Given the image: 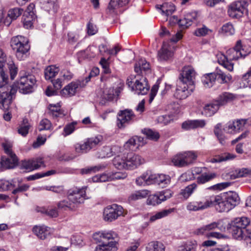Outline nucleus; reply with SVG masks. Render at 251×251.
<instances>
[{
	"mask_svg": "<svg viewBox=\"0 0 251 251\" xmlns=\"http://www.w3.org/2000/svg\"><path fill=\"white\" fill-rule=\"evenodd\" d=\"M18 81L12 86L8 85V87L0 88V108L4 110H8L12 102L13 95L19 89L21 93L26 94L33 91V87L36 83V79L31 75H22Z\"/></svg>",
	"mask_w": 251,
	"mask_h": 251,
	"instance_id": "nucleus-1",
	"label": "nucleus"
},
{
	"mask_svg": "<svg viewBox=\"0 0 251 251\" xmlns=\"http://www.w3.org/2000/svg\"><path fill=\"white\" fill-rule=\"evenodd\" d=\"M250 53V51L245 50L242 46L241 41H237L235 47L226 51V55L222 53L217 54L218 63L229 71L233 70L234 64L231 62L240 58H244Z\"/></svg>",
	"mask_w": 251,
	"mask_h": 251,
	"instance_id": "nucleus-2",
	"label": "nucleus"
},
{
	"mask_svg": "<svg viewBox=\"0 0 251 251\" xmlns=\"http://www.w3.org/2000/svg\"><path fill=\"white\" fill-rule=\"evenodd\" d=\"M11 47L19 60H25L29 54L30 46L28 40L20 35L14 36L11 40Z\"/></svg>",
	"mask_w": 251,
	"mask_h": 251,
	"instance_id": "nucleus-3",
	"label": "nucleus"
},
{
	"mask_svg": "<svg viewBox=\"0 0 251 251\" xmlns=\"http://www.w3.org/2000/svg\"><path fill=\"white\" fill-rule=\"evenodd\" d=\"M126 84L138 95H145L150 89L147 78L139 75H131L127 78Z\"/></svg>",
	"mask_w": 251,
	"mask_h": 251,
	"instance_id": "nucleus-4",
	"label": "nucleus"
},
{
	"mask_svg": "<svg viewBox=\"0 0 251 251\" xmlns=\"http://www.w3.org/2000/svg\"><path fill=\"white\" fill-rule=\"evenodd\" d=\"M101 140L102 137L100 135L87 138L84 142L75 144V151L78 154L86 153L99 145Z\"/></svg>",
	"mask_w": 251,
	"mask_h": 251,
	"instance_id": "nucleus-5",
	"label": "nucleus"
},
{
	"mask_svg": "<svg viewBox=\"0 0 251 251\" xmlns=\"http://www.w3.org/2000/svg\"><path fill=\"white\" fill-rule=\"evenodd\" d=\"M87 188V186H83L81 188L74 187L69 190L67 193L69 201L76 206L77 204L83 203L85 200L89 198L86 194Z\"/></svg>",
	"mask_w": 251,
	"mask_h": 251,
	"instance_id": "nucleus-6",
	"label": "nucleus"
},
{
	"mask_svg": "<svg viewBox=\"0 0 251 251\" xmlns=\"http://www.w3.org/2000/svg\"><path fill=\"white\" fill-rule=\"evenodd\" d=\"M197 157L194 151H189L177 154L172 159V162L176 166L181 167L192 163Z\"/></svg>",
	"mask_w": 251,
	"mask_h": 251,
	"instance_id": "nucleus-7",
	"label": "nucleus"
},
{
	"mask_svg": "<svg viewBox=\"0 0 251 251\" xmlns=\"http://www.w3.org/2000/svg\"><path fill=\"white\" fill-rule=\"evenodd\" d=\"M228 16L233 19L242 17L248 13L247 3L245 1H235L230 4L227 10Z\"/></svg>",
	"mask_w": 251,
	"mask_h": 251,
	"instance_id": "nucleus-8",
	"label": "nucleus"
},
{
	"mask_svg": "<svg viewBox=\"0 0 251 251\" xmlns=\"http://www.w3.org/2000/svg\"><path fill=\"white\" fill-rule=\"evenodd\" d=\"M211 196L201 197L196 201L188 202L186 209L189 211H202L210 207Z\"/></svg>",
	"mask_w": 251,
	"mask_h": 251,
	"instance_id": "nucleus-9",
	"label": "nucleus"
},
{
	"mask_svg": "<svg viewBox=\"0 0 251 251\" xmlns=\"http://www.w3.org/2000/svg\"><path fill=\"white\" fill-rule=\"evenodd\" d=\"M124 215V209L122 206L117 204L108 205L104 208L103 218L105 221L112 222L119 217Z\"/></svg>",
	"mask_w": 251,
	"mask_h": 251,
	"instance_id": "nucleus-10",
	"label": "nucleus"
},
{
	"mask_svg": "<svg viewBox=\"0 0 251 251\" xmlns=\"http://www.w3.org/2000/svg\"><path fill=\"white\" fill-rule=\"evenodd\" d=\"M219 225V223L218 222H212L197 228L195 231V233L198 235H205L208 238H216L220 239L223 236L219 232H211V231L218 228Z\"/></svg>",
	"mask_w": 251,
	"mask_h": 251,
	"instance_id": "nucleus-11",
	"label": "nucleus"
},
{
	"mask_svg": "<svg viewBox=\"0 0 251 251\" xmlns=\"http://www.w3.org/2000/svg\"><path fill=\"white\" fill-rule=\"evenodd\" d=\"M86 86L84 80H76L70 83L61 91V94L65 97L74 96L81 88Z\"/></svg>",
	"mask_w": 251,
	"mask_h": 251,
	"instance_id": "nucleus-12",
	"label": "nucleus"
},
{
	"mask_svg": "<svg viewBox=\"0 0 251 251\" xmlns=\"http://www.w3.org/2000/svg\"><path fill=\"white\" fill-rule=\"evenodd\" d=\"M210 207L214 206L219 212H228L231 210L223 196L211 195Z\"/></svg>",
	"mask_w": 251,
	"mask_h": 251,
	"instance_id": "nucleus-13",
	"label": "nucleus"
},
{
	"mask_svg": "<svg viewBox=\"0 0 251 251\" xmlns=\"http://www.w3.org/2000/svg\"><path fill=\"white\" fill-rule=\"evenodd\" d=\"M247 120L245 119H238L229 121L226 124L224 129L227 133L235 134L243 130L245 128Z\"/></svg>",
	"mask_w": 251,
	"mask_h": 251,
	"instance_id": "nucleus-14",
	"label": "nucleus"
},
{
	"mask_svg": "<svg viewBox=\"0 0 251 251\" xmlns=\"http://www.w3.org/2000/svg\"><path fill=\"white\" fill-rule=\"evenodd\" d=\"M195 76L196 72L192 67H184L180 74L179 81L186 84L188 83L190 85H193L194 79H195Z\"/></svg>",
	"mask_w": 251,
	"mask_h": 251,
	"instance_id": "nucleus-15",
	"label": "nucleus"
},
{
	"mask_svg": "<svg viewBox=\"0 0 251 251\" xmlns=\"http://www.w3.org/2000/svg\"><path fill=\"white\" fill-rule=\"evenodd\" d=\"M135 115L132 110L125 109L121 110L117 115V126L119 128H122L128 124L133 119Z\"/></svg>",
	"mask_w": 251,
	"mask_h": 251,
	"instance_id": "nucleus-16",
	"label": "nucleus"
},
{
	"mask_svg": "<svg viewBox=\"0 0 251 251\" xmlns=\"http://www.w3.org/2000/svg\"><path fill=\"white\" fill-rule=\"evenodd\" d=\"M127 170H134L145 162V160L138 154L128 153L126 155Z\"/></svg>",
	"mask_w": 251,
	"mask_h": 251,
	"instance_id": "nucleus-17",
	"label": "nucleus"
},
{
	"mask_svg": "<svg viewBox=\"0 0 251 251\" xmlns=\"http://www.w3.org/2000/svg\"><path fill=\"white\" fill-rule=\"evenodd\" d=\"M174 55L168 44L163 43L162 48L158 51L157 60L160 62H168L172 60Z\"/></svg>",
	"mask_w": 251,
	"mask_h": 251,
	"instance_id": "nucleus-18",
	"label": "nucleus"
},
{
	"mask_svg": "<svg viewBox=\"0 0 251 251\" xmlns=\"http://www.w3.org/2000/svg\"><path fill=\"white\" fill-rule=\"evenodd\" d=\"M8 156V158L4 157L1 158L0 168L1 171L14 168L18 164V159L16 155Z\"/></svg>",
	"mask_w": 251,
	"mask_h": 251,
	"instance_id": "nucleus-19",
	"label": "nucleus"
},
{
	"mask_svg": "<svg viewBox=\"0 0 251 251\" xmlns=\"http://www.w3.org/2000/svg\"><path fill=\"white\" fill-rule=\"evenodd\" d=\"M116 236V234L113 231H99L94 233V240L99 243H103L105 240L113 239Z\"/></svg>",
	"mask_w": 251,
	"mask_h": 251,
	"instance_id": "nucleus-20",
	"label": "nucleus"
},
{
	"mask_svg": "<svg viewBox=\"0 0 251 251\" xmlns=\"http://www.w3.org/2000/svg\"><path fill=\"white\" fill-rule=\"evenodd\" d=\"M6 61V55L2 50L0 49V78L2 80L0 82V88L8 87L7 79L8 76L3 71L4 64Z\"/></svg>",
	"mask_w": 251,
	"mask_h": 251,
	"instance_id": "nucleus-21",
	"label": "nucleus"
},
{
	"mask_svg": "<svg viewBox=\"0 0 251 251\" xmlns=\"http://www.w3.org/2000/svg\"><path fill=\"white\" fill-rule=\"evenodd\" d=\"M205 124V121L204 120H188L183 122L181 127L183 129L188 130L203 127Z\"/></svg>",
	"mask_w": 251,
	"mask_h": 251,
	"instance_id": "nucleus-22",
	"label": "nucleus"
},
{
	"mask_svg": "<svg viewBox=\"0 0 251 251\" xmlns=\"http://www.w3.org/2000/svg\"><path fill=\"white\" fill-rule=\"evenodd\" d=\"M190 94L187 85L179 82L174 93V96L177 99L182 100L186 98Z\"/></svg>",
	"mask_w": 251,
	"mask_h": 251,
	"instance_id": "nucleus-23",
	"label": "nucleus"
},
{
	"mask_svg": "<svg viewBox=\"0 0 251 251\" xmlns=\"http://www.w3.org/2000/svg\"><path fill=\"white\" fill-rule=\"evenodd\" d=\"M120 151V148L118 146H113L110 147L109 146L104 147L98 152V157L103 158L105 157H110L114 154L117 153Z\"/></svg>",
	"mask_w": 251,
	"mask_h": 251,
	"instance_id": "nucleus-24",
	"label": "nucleus"
},
{
	"mask_svg": "<svg viewBox=\"0 0 251 251\" xmlns=\"http://www.w3.org/2000/svg\"><path fill=\"white\" fill-rule=\"evenodd\" d=\"M33 231L39 238L44 240L50 235L51 230L45 226H36L33 228Z\"/></svg>",
	"mask_w": 251,
	"mask_h": 251,
	"instance_id": "nucleus-25",
	"label": "nucleus"
},
{
	"mask_svg": "<svg viewBox=\"0 0 251 251\" xmlns=\"http://www.w3.org/2000/svg\"><path fill=\"white\" fill-rule=\"evenodd\" d=\"M122 90L121 87L104 88L103 91V98L108 100H112L116 97H118Z\"/></svg>",
	"mask_w": 251,
	"mask_h": 251,
	"instance_id": "nucleus-26",
	"label": "nucleus"
},
{
	"mask_svg": "<svg viewBox=\"0 0 251 251\" xmlns=\"http://www.w3.org/2000/svg\"><path fill=\"white\" fill-rule=\"evenodd\" d=\"M231 209H233L239 203L240 199L238 195L234 192L230 191L223 195Z\"/></svg>",
	"mask_w": 251,
	"mask_h": 251,
	"instance_id": "nucleus-27",
	"label": "nucleus"
},
{
	"mask_svg": "<svg viewBox=\"0 0 251 251\" xmlns=\"http://www.w3.org/2000/svg\"><path fill=\"white\" fill-rule=\"evenodd\" d=\"M230 230L232 233L233 237L238 240H244L246 234L249 231V228H239L236 227L230 226Z\"/></svg>",
	"mask_w": 251,
	"mask_h": 251,
	"instance_id": "nucleus-28",
	"label": "nucleus"
},
{
	"mask_svg": "<svg viewBox=\"0 0 251 251\" xmlns=\"http://www.w3.org/2000/svg\"><path fill=\"white\" fill-rule=\"evenodd\" d=\"M218 104L216 101L213 102L205 104L201 111V114L207 117H210L213 115L219 109Z\"/></svg>",
	"mask_w": 251,
	"mask_h": 251,
	"instance_id": "nucleus-29",
	"label": "nucleus"
},
{
	"mask_svg": "<svg viewBox=\"0 0 251 251\" xmlns=\"http://www.w3.org/2000/svg\"><path fill=\"white\" fill-rule=\"evenodd\" d=\"M235 98V96L232 93L224 92L221 94L217 98L216 102L219 106L226 105L227 103L231 101Z\"/></svg>",
	"mask_w": 251,
	"mask_h": 251,
	"instance_id": "nucleus-30",
	"label": "nucleus"
},
{
	"mask_svg": "<svg viewBox=\"0 0 251 251\" xmlns=\"http://www.w3.org/2000/svg\"><path fill=\"white\" fill-rule=\"evenodd\" d=\"M35 20V16L33 12H25L22 18L24 27L27 29L31 28Z\"/></svg>",
	"mask_w": 251,
	"mask_h": 251,
	"instance_id": "nucleus-31",
	"label": "nucleus"
},
{
	"mask_svg": "<svg viewBox=\"0 0 251 251\" xmlns=\"http://www.w3.org/2000/svg\"><path fill=\"white\" fill-rule=\"evenodd\" d=\"M250 222L249 219L247 217H238L235 218L231 222L230 226H237L240 228L242 227L243 228H250L251 227L249 226Z\"/></svg>",
	"mask_w": 251,
	"mask_h": 251,
	"instance_id": "nucleus-32",
	"label": "nucleus"
},
{
	"mask_svg": "<svg viewBox=\"0 0 251 251\" xmlns=\"http://www.w3.org/2000/svg\"><path fill=\"white\" fill-rule=\"evenodd\" d=\"M114 166L119 170L127 169V164L125 154L123 155H117L113 160Z\"/></svg>",
	"mask_w": 251,
	"mask_h": 251,
	"instance_id": "nucleus-33",
	"label": "nucleus"
},
{
	"mask_svg": "<svg viewBox=\"0 0 251 251\" xmlns=\"http://www.w3.org/2000/svg\"><path fill=\"white\" fill-rule=\"evenodd\" d=\"M116 241H110L107 243H103L98 245L95 251H116L117 250Z\"/></svg>",
	"mask_w": 251,
	"mask_h": 251,
	"instance_id": "nucleus-34",
	"label": "nucleus"
},
{
	"mask_svg": "<svg viewBox=\"0 0 251 251\" xmlns=\"http://www.w3.org/2000/svg\"><path fill=\"white\" fill-rule=\"evenodd\" d=\"M196 16L195 13L186 14L183 18L179 20V25L184 28L189 27L192 25Z\"/></svg>",
	"mask_w": 251,
	"mask_h": 251,
	"instance_id": "nucleus-35",
	"label": "nucleus"
},
{
	"mask_svg": "<svg viewBox=\"0 0 251 251\" xmlns=\"http://www.w3.org/2000/svg\"><path fill=\"white\" fill-rule=\"evenodd\" d=\"M197 187V185L195 183L189 185L184 189L181 190L179 193V196L181 198L186 200L192 195Z\"/></svg>",
	"mask_w": 251,
	"mask_h": 251,
	"instance_id": "nucleus-36",
	"label": "nucleus"
},
{
	"mask_svg": "<svg viewBox=\"0 0 251 251\" xmlns=\"http://www.w3.org/2000/svg\"><path fill=\"white\" fill-rule=\"evenodd\" d=\"M150 64L146 61L145 59L141 58L135 64L134 66L135 72L139 75L142 73V71H146L150 69Z\"/></svg>",
	"mask_w": 251,
	"mask_h": 251,
	"instance_id": "nucleus-37",
	"label": "nucleus"
},
{
	"mask_svg": "<svg viewBox=\"0 0 251 251\" xmlns=\"http://www.w3.org/2000/svg\"><path fill=\"white\" fill-rule=\"evenodd\" d=\"M198 246L197 242L194 239L187 240L180 247L177 251H194Z\"/></svg>",
	"mask_w": 251,
	"mask_h": 251,
	"instance_id": "nucleus-38",
	"label": "nucleus"
},
{
	"mask_svg": "<svg viewBox=\"0 0 251 251\" xmlns=\"http://www.w3.org/2000/svg\"><path fill=\"white\" fill-rule=\"evenodd\" d=\"M57 208L62 210L75 211L77 206L73 204L71 201L66 200H62L59 201L57 204Z\"/></svg>",
	"mask_w": 251,
	"mask_h": 251,
	"instance_id": "nucleus-39",
	"label": "nucleus"
},
{
	"mask_svg": "<svg viewBox=\"0 0 251 251\" xmlns=\"http://www.w3.org/2000/svg\"><path fill=\"white\" fill-rule=\"evenodd\" d=\"M175 210L174 208H169L168 209H164L158 212L155 213L154 215H151L150 218V221L151 222H154L155 221L165 217L173 212Z\"/></svg>",
	"mask_w": 251,
	"mask_h": 251,
	"instance_id": "nucleus-40",
	"label": "nucleus"
},
{
	"mask_svg": "<svg viewBox=\"0 0 251 251\" xmlns=\"http://www.w3.org/2000/svg\"><path fill=\"white\" fill-rule=\"evenodd\" d=\"M107 164H100L96 166L88 167L81 170V173L88 174L95 173L96 172L103 170L106 168Z\"/></svg>",
	"mask_w": 251,
	"mask_h": 251,
	"instance_id": "nucleus-41",
	"label": "nucleus"
},
{
	"mask_svg": "<svg viewBox=\"0 0 251 251\" xmlns=\"http://www.w3.org/2000/svg\"><path fill=\"white\" fill-rule=\"evenodd\" d=\"M59 69L55 66L51 65L46 68L45 70V77L47 80L51 79L57 74H58Z\"/></svg>",
	"mask_w": 251,
	"mask_h": 251,
	"instance_id": "nucleus-42",
	"label": "nucleus"
},
{
	"mask_svg": "<svg viewBox=\"0 0 251 251\" xmlns=\"http://www.w3.org/2000/svg\"><path fill=\"white\" fill-rule=\"evenodd\" d=\"M147 251H165V247L158 241H152L149 243L146 247Z\"/></svg>",
	"mask_w": 251,
	"mask_h": 251,
	"instance_id": "nucleus-43",
	"label": "nucleus"
},
{
	"mask_svg": "<svg viewBox=\"0 0 251 251\" xmlns=\"http://www.w3.org/2000/svg\"><path fill=\"white\" fill-rule=\"evenodd\" d=\"M216 79V75L215 72L205 75L202 78V82L205 87H211L215 80Z\"/></svg>",
	"mask_w": 251,
	"mask_h": 251,
	"instance_id": "nucleus-44",
	"label": "nucleus"
},
{
	"mask_svg": "<svg viewBox=\"0 0 251 251\" xmlns=\"http://www.w3.org/2000/svg\"><path fill=\"white\" fill-rule=\"evenodd\" d=\"M236 156V155L234 154L228 152H225L224 153L221 154L220 155L218 156L215 158H213L211 161L213 163L227 161L234 159L235 158Z\"/></svg>",
	"mask_w": 251,
	"mask_h": 251,
	"instance_id": "nucleus-45",
	"label": "nucleus"
},
{
	"mask_svg": "<svg viewBox=\"0 0 251 251\" xmlns=\"http://www.w3.org/2000/svg\"><path fill=\"white\" fill-rule=\"evenodd\" d=\"M215 75H216V79L220 80L221 83H227L231 80L232 76L230 75H226L221 70L217 69L215 72Z\"/></svg>",
	"mask_w": 251,
	"mask_h": 251,
	"instance_id": "nucleus-46",
	"label": "nucleus"
},
{
	"mask_svg": "<svg viewBox=\"0 0 251 251\" xmlns=\"http://www.w3.org/2000/svg\"><path fill=\"white\" fill-rule=\"evenodd\" d=\"M31 127L28 120L27 119H24L23 123L19 126L18 132L23 136H25L28 133L29 128Z\"/></svg>",
	"mask_w": 251,
	"mask_h": 251,
	"instance_id": "nucleus-47",
	"label": "nucleus"
},
{
	"mask_svg": "<svg viewBox=\"0 0 251 251\" xmlns=\"http://www.w3.org/2000/svg\"><path fill=\"white\" fill-rule=\"evenodd\" d=\"M216 176V174L214 173H205L197 177V182L200 184H203L215 178Z\"/></svg>",
	"mask_w": 251,
	"mask_h": 251,
	"instance_id": "nucleus-48",
	"label": "nucleus"
},
{
	"mask_svg": "<svg viewBox=\"0 0 251 251\" xmlns=\"http://www.w3.org/2000/svg\"><path fill=\"white\" fill-rule=\"evenodd\" d=\"M160 6L162 13L167 16L172 14L176 10L175 6L171 3H164Z\"/></svg>",
	"mask_w": 251,
	"mask_h": 251,
	"instance_id": "nucleus-49",
	"label": "nucleus"
},
{
	"mask_svg": "<svg viewBox=\"0 0 251 251\" xmlns=\"http://www.w3.org/2000/svg\"><path fill=\"white\" fill-rule=\"evenodd\" d=\"M50 114L53 117H58L64 116V114L60 109V105L59 103L50 105Z\"/></svg>",
	"mask_w": 251,
	"mask_h": 251,
	"instance_id": "nucleus-50",
	"label": "nucleus"
},
{
	"mask_svg": "<svg viewBox=\"0 0 251 251\" xmlns=\"http://www.w3.org/2000/svg\"><path fill=\"white\" fill-rule=\"evenodd\" d=\"M56 1L57 0H42V2L46 10L55 11L58 7Z\"/></svg>",
	"mask_w": 251,
	"mask_h": 251,
	"instance_id": "nucleus-51",
	"label": "nucleus"
},
{
	"mask_svg": "<svg viewBox=\"0 0 251 251\" xmlns=\"http://www.w3.org/2000/svg\"><path fill=\"white\" fill-rule=\"evenodd\" d=\"M148 195L147 190H141L132 194L128 198L129 201H135L146 198Z\"/></svg>",
	"mask_w": 251,
	"mask_h": 251,
	"instance_id": "nucleus-52",
	"label": "nucleus"
},
{
	"mask_svg": "<svg viewBox=\"0 0 251 251\" xmlns=\"http://www.w3.org/2000/svg\"><path fill=\"white\" fill-rule=\"evenodd\" d=\"M251 173V170L248 168H243L236 169L234 173V178L241 177H249Z\"/></svg>",
	"mask_w": 251,
	"mask_h": 251,
	"instance_id": "nucleus-53",
	"label": "nucleus"
},
{
	"mask_svg": "<svg viewBox=\"0 0 251 251\" xmlns=\"http://www.w3.org/2000/svg\"><path fill=\"white\" fill-rule=\"evenodd\" d=\"M52 129V126L47 119H43L40 121L38 125V130L41 131L44 130H51Z\"/></svg>",
	"mask_w": 251,
	"mask_h": 251,
	"instance_id": "nucleus-54",
	"label": "nucleus"
},
{
	"mask_svg": "<svg viewBox=\"0 0 251 251\" xmlns=\"http://www.w3.org/2000/svg\"><path fill=\"white\" fill-rule=\"evenodd\" d=\"M142 133L146 136V137L152 140H157L159 138V133L150 129L145 128L142 130Z\"/></svg>",
	"mask_w": 251,
	"mask_h": 251,
	"instance_id": "nucleus-55",
	"label": "nucleus"
},
{
	"mask_svg": "<svg viewBox=\"0 0 251 251\" xmlns=\"http://www.w3.org/2000/svg\"><path fill=\"white\" fill-rule=\"evenodd\" d=\"M94 182H103L111 180V175L102 174L100 175H96L92 178Z\"/></svg>",
	"mask_w": 251,
	"mask_h": 251,
	"instance_id": "nucleus-56",
	"label": "nucleus"
},
{
	"mask_svg": "<svg viewBox=\"0 0 251 251\" xmlns=\"http://www.w3.org/2000/svg\"><path fill=\"white\" fill-rule=\"evenodd\" d=\"M221 30L223 33L226 35H232L235 33V29L230 23H227L224 25L221 28Z\"/></svg>",
	"mask_w": 251,
	"mask_h": 251,
	"instance_id": "nucleus-57",
	"label": "nucleus"
},
{
	"mask_svg": "<svg viewBox=\"0 0 251 251\" xmlns=\"http://www.w3.org/2000/svg\"><path fill=\"white\" fill-rule=\"evenodd\" d=\"M23 12V9L21 8H14L8 11V16L11 20H16Z\"/></svg>",
	"mask_w": 251,
	"mask_h": 251,
	"instance_id": "nucleus-58",
	"label": "nucleus"
},
{
	"mask_svg": "<svg viewBox=\"0 0 251 251\" xmlns=\"http://www.w3.org/2000/svg\"><path fill=\"white\" fill-rule=\"evenodd\" d=\"M14 184L4 179H0V190L4 191L9 190L11 188L15 187Z\"/></svg>",
	"mask_w": 251,
	"mask_h": 251,
	"instance_id": "nucleus-59",
	"label": "nucleus"
},
{
	"mask_svg": "<svg viewBox=\"0 0 251 251\" xmlns=\"http://www.w3.org/2000/svg\"><path fill=\"white\" fill-rule=\"evenodd\" d=\"M34 170H37L41 167H45L43 158L42 157H36L31 159Z\"/></svg>",
	"mask_w": 251,
	"mask_h": 251,
	"instance_id": "nucleus-60",
	"label": "nucleus"
},
{
	"mask_svg": "<svg viewBox=\"0 0 251 251\" xmlns=\"http://www.w3.org/2000/svg\"><path fill=\"white\" fill-rule=\"evenodd\" d=\"M222 125L221 124H218L215 127L214 133L218 138L220 142L222 144H225V141L223 137V135L221 131Z\"/></svg>",
	"mask_w": 251,
	"mask_h": 251,
	"instance_id": "nucleus-61",
	"label": "nucleus"
},
{
	"mask_svg": "<svg viewBox=\"0 0 251 251\" xmlns=\"http://www.w3.org/2000/svg\"><path fill=\"white\" fill-rule=\"evenodd\" d=\"M21 167L22 169H25L28 172L34 170L33 166L31 159L25 160L22 161Z\"/></svg>",
	"mask_w": 251,
	"mask_h": 251,
	"instance_id": "nucleus-62",
	"label": "nucleus"
},
{
	"mask_svg": "<svg viewBox=\"0 0 251 251\" xmlns=\"http://www.w3.org/2000/svg\"><path fill=\"white\" fill-rule=\"evenodd\" d=\"M209 31L211 32V30L206 26L203 25L202 27L197 28L195 31L194 34L197 36H204L208 34Z\"/></svg>",
	"mask_w": 251,
	"mask_h": 251,
	"instance_id": "nucleus-63",
	"label": "nucleus"
},
{
	"mask_svg": "<svg viewBox=\"0 0 251 251\" xmlns=\"http://www.w3.org/2000/svg\"><path fill=\"white\" fill-rule=\"evenodd\" d=\"M76 125V122H73L67 125L64 128V136H66L72 133L75 130Z\"/></svg>",
	"mask_w": 251,
	"mask_h": 251,
	"instance_id": "nucleus-64",
	"label": "nucleus"
}]
</instances>
